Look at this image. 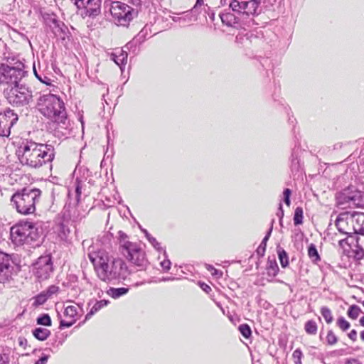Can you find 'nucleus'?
I'll use <instances>...</instances> for the list:
<instances>
[{
  "instance_id": "obj_1",
  "label": "nucleus",
  "mask_w": 364,
  "mask_h": 364,
  "mask_svg": "<svg viewBox=\"0 0 364 364\" xmlns=\"http://www.w3.org/2000/svg\"><path fill=\"white\" fill-rule=\"evenodd\" d=\"M88 257L102 281L111 282L125 280L129 274L128 267L123 259L109 256L105 251L90 253Z\"/></svg>"
},
{
  "instance_id": "obj_2",
  "label": "nucleus",
  "mask_w": 364,
  "mask_h": 364,
  "mask_svg": "<svg viewBox=\"0 0 364 364\" xmlns=\"http://www.w3.org/2000/svg\"><path fill=\"white\" fill-rule=\"evenodd\" d=\"M37 108L45 117L56 124L55 135L65 136L68 134L70 122L63 101L57 95L47 94L38 99Z\"/></svg>"
},
{
  "instance_id": "obj_3",
  "label": "nucleus",
  "mask_w": 364,
  "mask_h": 364,
  "mask_svg": "<svg viewBox=\"0 0 364 364\" xmlns=\"http://www.w3.org/2000/svg\"><path fill=\"white\" fill-rule=\"evenodd\" d=\"M16 154L22 165L38 168L53 160L55 151L50 144L26 141L19 146Z\"/></svg>"
},
{
  "instance_id": "obj_4",
  "label": "nucleus",
  "mask_w": 364,
  "mask_h": 364,
  "mask_svg": "<svg viewBox=\"0 0 364 364\" xmlns=\"http://www.w3.org/2000/svg\"><path fill=\"white\" fill-rule=\"evenodd\" d=\"M118 240L120 251L126 259L141 270L146 269L149 263L141 245L130 242L122 231L118 232Z\"/></svg>"
},
{
  "instance_id": "obj_5",
  "label": "nucleus",
  "mask_w": 364,
  "mask_h": 364,
  "mask_svg": "<svg viewBox=\"0 0 364 364\" xmlns=\"http://www.w3.org/2000/svg\"><path fill=\"white\" fill-rule=\"evenodd\" d=\"M41 191L38 188H25L15 193L11 199L18 213L32 214L36 211V204L39 201Z\"/></svg>"
},
{
  "instance_id": "obj_6",
  "label": "nucleus",
  "mask_w": 364,
  "mask_h": 364,
  "mask_svg": "<svg viewBox=\"0 0 364 364\" xmlns=\"http://www.w3.org/2000/svg\"><path fill=\"white\" fill-rule=\"evenodd\" d=\"M38 238V228L31 222H20L11 228L10 239L16 246L32 245Z\"/></svg>"
},
{
  "instance_id": "obj_7",
  "label": "nucleus",
  "mask_w": 364,
  "mask_h": 364,
  "mask_svg": "<svg viewBox=\"0 0 364 364\" xmlns=\"http://www.w3.org/2000/svg\"><path fill=\"white\" fill-rule=\"evenodd\" d=\"M4 94L9 104L16 107L27 109L33 101V91L25 84L18 83L15 86L6 87Z\"/></svg>"
},
{
  "instance_id": "obj_8",
  "label": "nucleus",
  "mask_w": 364,
  "mask_h": 364,
  "mask_svg": "<svg viewBox=\"0 0 364 364\" xmlns=\"http://www.w3.org/2000/svg\"><path fill=\"white\" fill-rule=\"evenodd\" d=\"M329 230L327 235L325 237V240L332 241L333 244L338 242L339 246L343 249V251L347 253L349 257H353L355 259H361L364 257V250L358 244V241L355 238V235H350L346 238H341L340 235L334 232V237H331V230H333L334 228L329 227Z\"/></svg>"
},
{
  "instance_id": "obj_9",
  "label": "nucleus",
  "mask_w": 364,
  "mask_h": 364,
  "mask_svg": "<svg viewBox=\"0 0 364 364\" xmlns=\"http://www.w3.org/2000/svg\"><path fill=\"white\" fill-rule=\"evenodd\" d=\"M336 204L341 208H364V191L350 186L336 195Z\"/></svg>"
},
{
  "instance_id": "obj_10",
  "label": "nucleus",
  "mask_w": 364,
  "mask_h": 364,
  "mask_svg": "<svg viewBox=\"0 0 364 364\" xmlns=\"http://www.w3.org/2000/svg\"><path fill=\"white\" fill-rule=\"evenodd\" d=\"M24 65L18 63L16 66H9L6 64L0 65V85H6L7 87L15 86L25 76Z\"/></svg>"
},
{
  "instance_id": "obj_11",
  "label": "nucleus",
  "mask_w": 364,
  "mask_h": 364,
  "mask_svg": "<svg viewBox=\"0 0 364 364\" xmlns=\"http://www.w3.org/2000/svg\"><path fill=\"white\" fill-rule=\"evenodd\" d=\"M109 11L114 23L122 26H127L137 14L135 9L120 1L112 2Z\"/></svg>"
},
{
  "instance_id": "obj_12",
  "label": "nucleus",
  "mask_w": 364,
  "mask_h": 364,
  "mask_svg": "<svg viewBox=\"0 0 364 364\" xmlns=\"http://www.w3.org/2000/svg\"><path fill=\"white\" fill-rule=\"evenodd\" d=\"M264 0H249L241 1L232 0L230 2L229 8L233 11L237 12L242 18L245 16H255L259 15L262 11L261 4Z\"/></svg>"
},
{
  "instance_id": "obj_13",
  "label": "nucleus",
  "mask_w": 364,
  "mask_h": 364,
  "mask_svg": "<svg viewBox=\"0 0 364 364\" xmlns=\"http://www.w3.org/2000/svg\"><path fill=\"white\" fill-rule=\"evenodd\" d=\"M53 271V264L50 255L40 257L33 264V273L39 280L48 279Z\"/></svg>"
},
{
  "instance_id": "obj_14",
  "label": "nucleus",
  "mask_w": 364,
  "mask_h": 364,
  "mask_svg": "<svg viewBox=\"0 0 364 364\" xmlns=\"http://www.w3.org/2000/svg\"><path fill=\"white\" fill-rule=\"evenodd\" d=\"M355 223V212L353 214L345 212L338 215L335 222V228L338 230L340 235H348L350 236L355 233L354 232Z\"/></svg>"
},
{
  "instance_id": "obj_15",
  "label": "nucleus",
  "mask_w": 364,
  "mask_h": 364,
  "mask_svg": "<svg viewBox=\"0 0 364 364\" xmlns=\"http://www.w3.org/2000/svg\"><path fill=\"white\" fill-rule=\"evenodd\" d=\"M18 119V114L11 109H7L3 112L0 111V136H9L11 134V128Z\"/></svg>"
},
{
  "instance_id": "obj_16",
  "label": "nucleus",
  "mask_w": 364,
  "mask_h": 364,
  "mask_svg": "<svg viewBox=\"0 0 364 364\" xmlns=\"http://www.w3.org/2000/svg\"><path fill=\"white\" fill-rule=\"evenodd\" d=\"M220 17L223 24L237 28H240L242 26H247L249 27L251 23L254 24V19L252 18L245 22L244 19L241 20L242 18L240 16H236L231 12L221 13L220 14Z\"/></svg>"
},
{
  "instance_id": "obj_17",
  "label": "nucleus",
  "mask_w": 364,
  "mask_h": 364,
  "mask_svg": "<svg viewBox=\"0 0 364 364\" xmlns=\"http://www.w3.org/2000/svg\"><path fill=\"white\" fill-rule=\"evenodd\" d=\"M80 15L82 18L95 17L100 14L101 1L100 0H86L84 6H81Z\"/></svg>"
},
{
  "instance_id": "obj_18",
  "label": "nucleus",
  "mask_w": 364,
  "mask_h": 364,
  "mask_svg": "<svg viewBox=\"0 0 364 364\" xmlns=\"http://www.w3.org/2000/svg\"><path fill=\"white\" fill-rule=\"evenodd\" d=\"M11 268L9 256L0 252V283H4L11 277Z\"/></svg>"
},
{
  "instance_id": "obj_19",
  "label": "nucleus",
  "mask_w": 364,
  "mask_h": 364,
  "mask_svg": "<svg viewBox=\"0 0 364 364\" xmlns=\"http://www.w3.org/2000/svg\"><path fill=\"white\" fill-rule=\"evenodd\" d=\"M256 38L257 36L251 31L244 30L236 36L235 42L240 46L248 47L252 43V40Z\"/></svg>"
},
{
  "instance_id": "obj_20",
  "label": "nucleus",
  "mask_w": 364,
  "mask_h": 364,
  "mask_svg": "<svg viewBox=\"0 0 364 364\" xmlns=\"http://www.w3.org/2000/svg\"><path fill=\"white\" fill-rule=\"evenodd\" d=\"M109 304V301L102 299L100 301L91 300L88 303V306L90 307V311L85 316V320L90 319L95 314L98 312L102 308Z\"/></svg>"
},
{
  "instance_id": "obj_21",
  "label": "nucleus",
  "mask_w": 364,
  "mask_h": 364,
  "mask_svg": "<svg viewBox=\"0 0 364 364\" xmlns=\"http://www.w3.org/2000/svg\"><path fill=\"white\" fill-rule=\"evenodd\" d=\"M127 53L122 49H117L111 54V59L120 67L124 65L127 60Z\"/></svg>"
},
{
  "instance_id": "obj_22",
  "label": "nucleus",
  "mask_w": 364,
  "mask_h": 364,
  "mask_svg": "<svg viewBox=\"0 0 364 364\" xmlns=\"http://www.w3.org/2000/svg\"><path fill=\"white\" fill-rule=\"evenodd\" d=\"M290 168L292 173H298L301 169L299 149H294L290 158Z\"/></svg>"
},
{
  "instance_id": "obj_23",
  "label": "nucleus",
  "mask_w": 364,
  "mask_h": 364,
  "mask_svg": "<svg viewBox=\"0 0 364 364\" xmlns=\"http://www.w3.org/2000/svg\"><path fill=\"white\" fill-rule=\"evenodd\" d=\"M354 232L355 233L364 235V213L355 212Z\"/></svg>"
},
{
  "instance_id": "obj_24",
  "label": "nucleus",
  "mask_w": 364,
  "mask_h": 364,
  "mask_svg": "<svg viewBox=\"0 0 364 364\" xmlns=\"http://www.w3.org/2000/svg\"><path fill=\"white\" fill-rule=\"evenodd\" d=\"M267 273L269 277H275L279 272V267L277 262L274 258H268L267 264Z\"/></svg>"
},
{
  "instance_id": "obj_25",
  "label": "nucleus",
  "mask_w": 364,
  "mask_h": 364,
  "mask_svg": "<svg viewBox=\"0 0 364 364\" xmlns=\"http://www.w3.org/2000/svg\"><path fill=\"white\" fill-rule=\"evenodd\" d=\"M33 335L39 341H45L50 335V331L46 328L38 327L33 331Z\"/></svg>"
},
{
  "instance_id": "obj_26",
  "label": "nucleus",
  "mask_w": 364,
  "mask_h": 364,
  "mask_svg": "<svg viewBox=\"0 0 364 364\" xmlns=\"http://www.w3.org/2000/svg\"><path fill=\"white\" fill-rule=\"evenodd\" d=\"M129 291V288L120 287V288H109L107 293L109 296L113 299H118L122 296L125 295Z\"/></svg>"
},
{
  "instance_id": "obj_27",
  "label": "nucleus",
  "mask_w": 364,
  "mask_h": 364,
  "mask_svg": "<svg viewBox=\"0 0 364 364\" xmlns=\"http://www.w3.org/2000/svg\"><path fill=\"white\" fill-rule=\"evenodd\" d=\"M11 349L8 347L0 348V364L10 363Z\"/></svg>"
},
{
  "instance_id": "obj_28",
  "label": "nucleus",
  "mask_w": 364,
  "mask_h": 364,
  "mask_svg": "<svg viewBox=\"0 0 364 364\" xmlns=\"http://www.w3.org/2000/svg\"><path fill=\"white\" fill-rule=\"evenodd\" d=\"M277 254L281 266L284 268L287 267L289 264V257L287 252L284 249L278 247Z\"/></svg>"
},
{
  "instance_id": "obj_29",
  "label": "nucleus",
  "mask_w": 364,
  "mask_h": 364,
  "mask_svg": "<svg viewBox=\"0 0 364 364\" xmlns=\"http://www.w3.org/2000/svg\"><path fill=\"white\" fill-rule=\"evenodd\" d=\"M272 231V225L267 231L265 237L263 238L261 244L259 245V246L258 247V248L257 250L258 255H264V254L265 252V250H266L267 242L268 241V240L271 235Z\"/></svg>"
},
{
  "instance_id": "obj_30",
  "label": "nucleus",
  "mask_w": 364,
  "mask_h": 364,
  "mask_svg": "<svg viewBox=\"0 0 364 364\" xmlns=\"http://www.w3.org/2000/svg\"><path fill=\"white\" fill-rule=\"evenodd\" d=\"M33 73H34L36 77L40 82L46 84V85H50L52 84V80L48 76H47L46 75H45L43 73V74L38 73L35 65H33Z\"/></svg>"
},
{
  "instance_id": "obj_31",
  "label": "nucleus",
  "mask_w": 364,
  "mask_h": 364,
  "mask_svg": "<svg viewBox=\"0 0 364 364\" xmlns=\"http://www.w3.org/2000/svg\"><path fill=\"white\" fill-rule=\"evenodd\" d=\"M361 313L360 308L357 305H351L347 312L348 316L352 319H356Z\"/></svg>"
},
{
  "instance_id": "obj_32",
  "label": "nucleus",
  "mask_w": 364,
  "mask_h": 364,
  "mask_svg": "<svg viewBox=\"0 0 364 364\" xmlns=\"http://www.w3.org/2000/svg\"><path fill=\"white\" fill-rule=\"evenodd\" d=\"M37 324L45 326H50L52 324L50 317L48 314H44L38 317Z\"/></svg>"
},
{
  "instance_id": "obj_33",
  "label": "nucleus",
  "mask_w": 364,
  "mask_h": 364,
  "mask_svg": "<svg viewBox=\"0 0 364 364\" xmlns=\"http://www.w3.org/2000/svg\"><path fill=\"white\" fill-rule=\"evenodd\" d=\"M294 223L295 225H301L303 223V209L297 207L294 215Z\"/></svg>"
},
{
  "instance_id": "obj_34",
  "label": "nucleus",
  "mask_w": 364,
  "mask_h": 364,
  "mask_svg": "<svg viewBox=\"0 0 364 364\" xmlns=\"http://www.w3.org/2000/svg\"><path fill=\"white\" fill-rule=\"evenodd\" d=\"M163 257H164V259L160 262V267H161V270L163 272H168L170 269L171 265V262L167 258V255H166V251H164Z\"/></svg>"
},
{
  "instance_id": "obj_35",
  "label": "nucleus",
  "mask_w": 364,
  "mask_h": 364,
  "mask_svg": "<svg viewBox=\"0 0 364 364\" xmlns=\"http://www.w3.org/2000/svg\"><path fill=\"white\" fill-rule=\"evenodd\" d=\"M146 238L148 241L151 243L154 249H156L159 252L166 251L161 245V243L157 241V240L151 236V235L146 233Z\"/></svg>"
},
{
  "instance_id": "obj_36",
  "label": "nucleus",
  "mask_w": 364,
  "mask_h": 364,
  "mask_svg": "<svg viewBox=\"0 0 364 364\" xmlns=\"http://www.w3.org/2000/svg\"><path fill=\"white\" fill-rule=\"evenodd\" d=\"M81 189H82V182L76 178L75 181V205H77L80 202V196H81Z\"/></svg>"
},
{
  "instance_id": "obj_37",
  "label": "nucleus",
  "mask_w": 364,
  "mask_h": 364,
  "mask_svg": "<svg viewBox=\"0 0 364 364\" xmlns=\"http://www.w3.org/2000/svg\"><path fill=\"white\" fill-rule=\"evenodd\" d=\"M48 299V296L45 294L44 291H42L36 296L34 297L33 306H38L42 305L46 303V301Z\"/></svg>"
},
{
  "instance_id": "obj_38",
  "label": "nucleus",
  "mask_w": 364,
  "mask_h": 364,
  "mask_svg": "<svg viewBox=\"0 0 364 364\" xmlns=\"http://www.w3.org/2000/svg\"><path fill=\"white\" fill-rule=\"evenodd\" d=\"M308 255L313 262H316L318 259V252L314 244H311L308 247Z\"/></svg>"
},
{
  "instance_id": "obj_39",
  "label": "nucleus",
  "mask_w": 364,
  "mask_h": 364,
  "mask_svg": "<svg viewBox=\"0 0 364 364\" xmlns=\"http://www.w3.org/2000/svg\"><path fill=\"white\" fill-rule=\"evenodd\" d=\"M64 314L67 317L75 319L74 318L77 314V307L75 306H73V305L68 306L65 309Z\"/></svg>"
},
{
  "instance_id": "obj_40",
  "label": "nucleus",
  "mask_w": 364,
  "mask_h": 364,
  "mask_svg": "<svg viewBox=\"0 0 364 364\" xmlns=\"http://www.w3.org/2000/svg\"><path fill=\"white\" fill-rule=\"evenodd\" d=\"M305 331L309 334H316L317 331V325L315 321H309L305 324Z\"/></svg>"
},
{
  "instance_id": "obj_41",
  "label": "nucleus",
  "mask_w": 364,
  "mask_h": 364,
  "mask_svg": "<svg viewBox=\"0 0 364 364\" xmlns=\"http://www.w3.org/2000/svg\"><path fill=\"white\" fill-rule=\"evenodd\" d=\"M240 333L245 338H249L251 336L252 331L249 325L241 324L238 328Z\"/></svg>"
},
{
  "instance_id": "obj_42",
  "label": "nucleus",
  "mask_w": 364,
  "mask_h": 364,
  "mask_svg": "<svg viewBox=\"0 0 364 364\" xmlns=\"http://www.w3.org/2000/svg\"><path fill=\"white\" fill-rule=\"evenodd\" d=\"M69 233H70L69 228L64 224H60V230H59V237L61 238V240H66Z\"/></svg>"
},
{
  "instance_id": "obj_43",
  "label": "nucleus",
  "mask_w": 364,
  "mask_h": 364,
  "mask_svg": "<svg viewBox=\"0 0 364 364\" xmlns=\"http://www.w3.org/2000/svg\"><path fill=\"white\" fill-rule=\"evenodd\" d=\"M321 314L328 323L332 322L333 316L331 314V311L328 308L323 307L321 309Z\"/></svg>"
},
{
  "instance_id": "obj_44",
  "label": "nucleus",
  "mask_w": 364,
  "mask_h": 364,
  "mask_svg": "<svg viewBox=\"0 0 364 364\" xmlns=\"http://www.w3.org/2000/svg\"><path fill=\"white\" fill-rule=\"evenodd\" d=\"M337 325L343 331H346L350 328V323L343 317H340L338 318Z\"/></svg>"
},
{
  "instance_id": "obj_45",
  "label": "nucleus",
  "mask_w": 364,
  "mask_h": 364,
  "mask_svg": "<svg viewBox=\"0 0 364 364\" xmlns=\"http://www.w3.org/2000/svg\"><path fill=\"white\" fill-rule=\"evenodd\" d=\"M205 268H206L207 270L210 272L212 275H213L215 277H220L223 275V272L221 271L215 269L214 267H213L210 264H205Z\"/></svg>"
},
{
  "instance_id": "obj_46",
  "label": "nucleus",
  "mask_w": 364,
  "mask_h": 364,
  "mask_svg": "<svg viewBox=\"0 0 364 364\" xmlns=\"http://www.w3.org/2000/svg\"><path fill=\"white\" fill-rule=\"evenodd\" d=\"M302 352L299 349H296L292 354V357L295 364H301Z\"/></svg>"
},
{
  "instance_id": "obj_47",
  "label": "nucleus",
  "mask_w": 364,
  "mask_h": 364,
  "mask_svg": "<svg viewBox=\"0 0 364 364\" xmlns=\"http://www.w3.org/2000/svg\"><path fill=\"white\" fill-rule=\"evenodd\" d=\"M59 290V287L55 285L50 286L46 291H44L45 294L49 299L53 294H56Z\"/></svg>"
},
{
  "instance_id": "obj_48",
  "label": "nucleus",
  "mask_w": 364,
  "mask_h": 364,
  "mask_svg": "<svg viewBox=\"0 0 364 364\" xmlns=\"http://www.w3.org/2000/svg\"><path fill=\"white\" fill-rule=\"evenodd\" d=\"M327 343L329 345H333L337 343V338L336 335L332 332L329 331L326 336Z\"/></svg>"
},
{
  "instance_id": "obj_49",
  "label": "nucleus",
  "mask_w": 364,
  "mask_h": 364,
  "mask_svg": "<svg viewBox=\"0 0 364 364\" xmlns=\"http://www.w3.org/2000/svg\"><path fill=\"white\" fill-rule=\"evenodd\" d=\"M291 191L289 188H286L284 190L283 195H284V202L286 205L288 206L290 205V196H291Z\"/></svg>"
},
{
  "instance_id": "obj_50",
  "label": "nucleus",
  "mask_w": 364,
  "mask_h": 364,
  "mask_svg": "<svg viewBox=\"0 0 364 364\" xmlns=\"http://www.w3.org/2000/svg\"><path fill=\"white\" fill-rule=\"evenodd\" d=\"M75 322V319H73L71 321H65V320H61L60 322V328H69L70 326H72Z\"/></svg>"
},
{
  "instance_id": "obj_51",
  "label": "nucleus",
  "mask_w": 364,
  "mask_h": 364,
  "mask_svg": "<svg viewBox=\"0 0 364 364\" xmlns=\"http://www.w3.org/2000/svg\"><path fill=\"white\" fill-rule=\"evenodd\" d=\"M49 355H43L36 362L35 364H46L48 360Z\"/></svg>"
},
{
  "instance_id": "obj_52",
  "label": "nucleus",
  "mask_w": 364,
  "mask_h": 364,
  "mask_svg": "<svg viewBox=\"0 0 364 364\" xmlns=\"http://www.w3.org/2000/svg\"><path fill=\"white\" fill-rule=\"evenodd\" d=\"M277 215L279 218L280 223H281L282 220V218L284 217V210H283V208H282V203H279V209H278V211L277 213Z\"/></svg>"
},
{
  "instance_id": "obj_53",
  "label": "nucleus",
  "mask_w": 364,
  "mask_h": 364,
  "mask_svg": "<svg viewBox=\"0 0 364 364\" xmlns=\"http://www.w3.org/2000/svg\"><path fill=\"white\" fill-rule=\"evenodd\" d=\"M200 288L206 293L211 291V287L205 283H200Z\"/></svg>"
},
{
  "instance_id": "obj_54",
  "label": "nucleus",
  "mask_w": 364,
  "mask_h": 364,
  "mask_svg": "<svg viewBox=\"0 0 364 364\" xmlns=\"http://www.w3.org/2000/svg\"><path fill=\"white\" fill-rule=\"evenodd\" d=\"M348 337L350 339H351L352 341H355L356 339H357V331L355 330H352L349 333H348Z\"/></svg>"
},
{
  "instance_id": "obj_55",
  "label": "nucleus",
  "mask_w": 364,
  "mask_h": 364,
  "mask_svg": "<svg viewBox=\"0 0 364 364\" xmlns=\"http://www.w3.org/2000/svg\"><path fill=\"white\" fill-rule=\"evenodd\" d=\"M86 0H75V4L77 9H80L81 6H84Z\"/></svg>"
},
{
  "instance_id": "obj_56",
  "label": "nucleus",
  "mask_w": 364,
  "mask_h": 364,
  "mask_svg": "<svg viewBox=\"0 0 364 364\" xmlns=\"http://www.w3.org/2000/svg\"><path fill=\"white\" fill-rule=\"evenodd\" d=\"M173 21L175 22H183V23H185L186 21V18L185 17L183 18H181V17H174L173 18Z\"/></svg>"
},
{
  "instance_id": "obj_57",
  "label": "nucleus",
  "mask_w": 364,
  "mask_h": 364,
  "mask_svg": "<svg viewBox=\"0 0 364 364\" xmlns=\"http://www.w3.org/2000/svg\"><path fill=\"white\" fill-rule=\"evenodd\" d=\"M175 277H164L161 279H160L161 282H167V281H173L175 280Z\"/></svg>"
},
{
  "instance_id": "obj_58",
  "label": "nucleus",
  "mask_w": 364,
  "mask_h": 364,
  "mask_svg": "<svg viewBox=\"0 0 364 364\" xmlns=\"http://www.w3.org/2000/svg\"><path fill=\"white\" fill-rule=\"evenodd\" d=\"M346 364H361L358 360L356 359H351L348 360Z\"/></svg>"
},
{
  "instance_id": "obj_59",
  "label": "nucleus",
  "mask_w": 364,
  "mask_h": 364,
  "mask_svg": "<svg viewBox=\"0 0 364 364\" xmlns=\"http://www.w3.org/2000/svg\"><path fill=\"white\" fill-rule=\"evenodd\" d=\"M203 5V0H197L194 9Z\"/></svg>"
},
{
  "instance_id": "obj_60",
  "label": "nucleus",
  "mask_w": 364,
  "mask_h": 364,
  "mask_svg": "<svg viewBox=\"0 0 364 364\" xmlns=\"http://www.w3.org/2000/svg\"><path fill=\"white\" fill-rule=\"evenodd\" d=\"M133 4L135 5H139L141 4L142 0H132Z\"/></svg>"
},
{
  "instance_id": "obj_61",
  "label": "nucleus",
  "mask_w": 364,
  "mask_h": 364,
  "mask_svg": "<svg viewBox=\"0 0 364 364\" xmlns=\"http://www.w3.org/2000/svg\"><path fill=\"white\" fill-rule=\"evenodd\" d=\"M359 322H360V324L362 326H363V327H364V316H363V317H361V318H360Z\"/></svg>"
},
{
  "instance_id": "obj_62",
  "label": "nucleus",
  "mask_w": 364,
  "mask_h": 364,
  "mask_svg": "<svg viewBox=\"0 0 364 364\" xmlns=\"http://www.w3.org/2000/svg\"><path fill=\"white\" fill-rule=\"evenodd\" d=\"M360 338L363 341H364V330L360 332Z\"/></svg>"
},
{
  "instance_id": "obj_63",
  "label": "nucleus",
  "mask_w": 364,
  "mask_h": 364,
  "mask_svg": "<svg viewBox=\"0 0 364 364\" xmlns=\"http://www.w3.org/2000/svg\"><path fill=\"white\" fill-rule=\"evenodd\" d=\"M20 345H21V346L23 345V341H21V342H20Z\"/></svg>"
},
{
  "instance_id": "obj_64",
  "label": "nucleus",
  "mask_w": 364,
  "mask_h": 364,
  "mask_svg": "<svg viewBox=\"0 0 364 364\" xmlns=\"http://www.w3.org/2000/svg\"><path fill=\"white\" fill-rule=\"evenodd\" d=\"M68 196L69 197L70 196V191H69V192H68Z\"/></svg>"
}]
</instances>
